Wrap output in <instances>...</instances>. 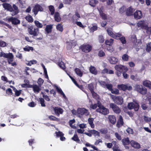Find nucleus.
Instances as JSON below:
<instances>
[{"instance_id":"nucleus-40","label":"nucleus","mask_w":151,"mask_h":151,"mask_svg":"<svg viewBox=\"0 0 151 151\" xmlns=\"http://www.w3.org/2000/svg\"><path fill=\"white\" fill-rule=\"evenodd\" d=\"M122 142L124 145H127L129 144V140L128 138H125L122 140Z\"/></svg>"},{"instance_id":"nucleus-8","label":"nucleus","mask_w":151,"mask_h":151,"mask_svg":"<svg viewBox=\"0 0 151 151\" xmlns=\"http://www.w3.org/2000/svg\"><path fill=\"white\" fill-rule=\"evenodd\" d=\"M43 10V9L41 6L39 4H37L35 6L32 11L36 15L37 14L38 12H42Z\"/></svg>"},{"instance_id":"nucleus-53","label":"nucleus","mask_w":151,"mask_h":151,"mask_svg":"<svg viewBox=\"0 0 151 151\" xmlns=\"http://www.w3.org/2000/svg\"><path fill=\"white\" fill-rule=\"evenodd\" d=\"M49 119L51 120L58 121V119L53 116H50L48 117Z\"/></svg>"},{"instance_id":"nucleus-50","label":"nucleus","mask_w":151,"mask_h":151,"mask_svg":"<svg viewBox=\"0 0 151 151\" xmlns=\"http://www.w3.org/2000/svg\"><path fill=\"white\" fill-rule=\"evenodd\" d=\"M122 58L124 61H127L128 59V56L126 54H124L122 55Z\"/></svg>"},{"instance_id":"nucleus-13","label":"nucleus","mask_w":151,"mask_h":151,"mask_svg":"<svg viewBox=\"0 0 151 151\" xmlns=\"http://www.w3.org/2000/svg\"><path fill=\"white\" fill-rule=\"evenodd\" d=\"M8 20L9 22H11L12 24L16 25L20 23V21L17 18L11 17L8 19Z\"/></svg>"},{"instance_id":"nucleus-4","label":"nucleus","mask_w":151,"mask_h":151,"mask_svg":"<svg viewBox=\"0 0 151 151\" xmlns=\"http://www.w3.org/2000/svg\"><path fill=\"white\" fill-rule=\"evenodd\" d=\"M110 95L112 98L114 102L118 105H121L123 103V98L121 96H117L114 97V96L110 94Z\"/></svg>"},{"instance_id":"nucleus-62","label":"nucleus","mask_w":151,"mask_h":151,"mask_svg":"<svg viewBox=\"0 0 151 151\" xmlns=\"http://www.w3.org/2000/svg\"><path fill=\"white\" fill-rule=\"evenodd\" d=\"M59 66L63 69L65 68V66L64 63L63 62H60L59 63Z\"/></svg>"},{"instance_id":"nucleus-63","label":"nucleus","mask_w":151,"mask_h":151,"mask_svg":"<svg viewBox=\"0 0 151 151\" xmlns=\"http://www.w3.org/2000/svg\"><path fill=\"white\" fill-rule=\"evenodd\" d=\"M144 120L146 122H149L151 120V118L146 116H144Z\"/></svg>"},{"instance_id":"nucleus-58","label":"nucleus","mask_w":151,"mask_h":151,"mask_svg":"<svg viewBox=\"0 0 151 151\" xmlns=\"http://www.w3.org/2000/svg\"><path fill=\"white\" fill-rule=\"evenodd\" d=\"M112 93L114 94H118L119 93V91L117 89L111 90V91Z\"/></svg>"},{"instance_id":"nucleus-24","label":"nucleus","mask_w":151,"mask_h":151,"mask_svg":"<svg viewBox=\"0 0 151 151\" xmlns=\"http://www.w3.org/2000/svg\"><path fill=\"white\" fill-rule=\"evenodd\" d=\"M52 28V25L50 24L46 25L45 30L47 34L50 33Z\"/></svg>"},{"instance_id":"nucleus-38","label":"nucleus","mask_w":151,"mask_h":151,"mask_svg":"<svg viewBox=\"0 0 151 151\" xmlns=\"http://www.w3.org/2000/svg\"><path fill=\"white\" fill-rule=\"evenodd\" d=\"M34 23L37 28H41L42 27V24L40 23L39 21L35 20L34 21Z\"/></svg>"},{"instance_id":"nucleus-20","label":"nucleus","mask_w":151,"mask_h":151,"mask_svg":"<svg viewBox=\"0 0 151 151\" xmlns=\"http://www.w3.org/2000/svg\"><path fill=\"white\" fill-rule=\"evenodd\" d=\"M55 134L57 137H60V139L61 141H64L65 139V137H63L64 134L61 132L59 131L58 132H55Z\"/></svg>"},{"instance_id":"nucleus-18","label":"nucleus","mask_w":151,"mask_h":151,"mask_svg":"<svg viewBox=\"0 0 151 151\" xmlns=\"http://www.w3.org/2000/svg\"><path fill=\"white\" fill-rule=\"evenodd\" d=\"M108 119L110 122L112 124H114L116 122L115 116L113 115H109L108 116Z\"/></svg>"},{"instance_id":"nucleus-3","label":"nucleus","mask_w":151,"mask_h":151,"mask_svg":"<svg viewBox=\"0 0 151 151\" xmlns=\"http://www.w3.org/2000/svg\"><path fill=\"white\" fill-rule=\"evenodd\" d=\"M96 111L104 115H106L109 113V110L108 109L105 108L101 104L99 106V108H97Z\"/></svg>"},{"instance_id":"nucleus-9","label":"nucleus","mask_w":151,"mask_h":151,"mask_svg":"<svg viewBox=\"0 0 151 151\" xmlns=\"http://www.w3.org/2000/svg\"><path fill=\"white\" fill-rule=\"evenodd\" d=\"M81 49L83 51L87 53L91 50L92 47L90 45H84L81 46Z\"/></svg>"},{"instance_id":"nucleus-28","label":"nucleus","mask_w":151,"mask_h":151,"mask_svg":"<svg viewBox=\"0 0 151 151\" xmlns=\"http://www.w3.org/2000/svg\"><path fill=\"white\" fill-rule=\"evenodd\" d=\"M55 87L57 92L61 95H62L64 98L65 99L66 98V96L61 88L58 87V86H56Z\"/></svg>"},{"instance_id":"nucleus-42","label":"nucleus","mask_w":151,"mask_h":151,"mask_svg":"<svg viewBox=\"0 0 151 151\" xmlns=\"http://www.w3.org/2000/svg\"><path fill=\"white\" fill-rule=\"evenodd\" d=\"M11 53H5L4 52H1L0 53V56L1 57H4L7 58L8 56L10 55Z\"/></svg>"},{"instance_id":"nucleus-56","label":"nucleus","mask_w":151,"mask_h":151,"mask_svg":"<svg viewBox=\"0 0 151 151\" xmlns=\"http://www.w3.org/2000/svg\"><path fill=\"white\" fill-rule=\"evenodd\" d=\"M131 78L135 81H138L139 80L137 76V75L134 76L133 75H132L131 76Z\"/></svg>"},{"instance_id":"nucleus-49","label":"nucleus","mask_w":151,"mask_h":151,"mask_svg":"<svg viewBox=\"0 0 151 151\" xmlns=\"http://www.w3.org/2000/svg\"><path fill=\"white\" fill-rule=\"evenodd\" d=\"M49 9L50 11L51 12V14L53 15L54 13L55 9L54 7L52 5L49 6Z\"/></svg>"},{"instance_id":"nucleus-45","label":"nucleus","mask_w":151,"mask_h":151,"mask_svg":"<svg viewBox=\"0 0 151 151\" xmlns=\"http://www.w3.org/2000/svg\"><path fill=\"white\" fill-rule=\"evenodd\" d=\"M146 51L148 52L151 51V42L147 44Z\"/></svg>"},{"instance_id":"nucleus-55","label":"nucleus","mask_w":151,"mask_h":151,"mask_svg":"<svg viewBox=\"0 0 151 151\" xmlns=\"http://www.w3.org/2000/svg\"><path fill=\"white\" fill-rule=\"evenodd\" d=\"M90 29V32H93L97 29V27L96 26H93Z\"/></svg>"},{"instance_id":"nucleus-17","label":"nucleus","mask_w":151,"mask_h":151,"mask_svg":"<svg viewBox=\"0 0 151 151\" xmlns=\"http://www.w3.org/2000/svg\"><path fill=\"white\" fill-rule=\"evenodd\" d=\"M130 143L131 146L134 148L139 149L140 147L139 143L135 141L132 140L130 142Z\"/></svg>"},{"instance_id":"nucleus-64","label":"nucleus","mask_w":151,"mask_h":151,"mask_svg":"<svg viewBox=\"0 0 151 151\" xmlns=\"http://www.w3.org/2000/svg\"><path fill=\"white\" fill-rule=\"evenodd\" d=\"M126 10V8L125 6H123L119 9V12L121 13H123Z\"/></svg>"},{"instance_id":"nucleus-47","label":"nucleus","mask_w":151,"mask_h":151,"mask_svg":"<svg viewBox=\"0 0 151 151\" xmlns=\"http://www.w3.org/2000/svg\"><path fill=\"white\" fill-rule=\"evenodd\" d=\"M99 40L100 43H102L104 42V39L102 35H99Z\"/></svg>"},{"instance_id":"nucleus-52","label":"nucleus","mask_w":151,"mask_h":151,"mask_svg":"<svg viewBox=\"0 0 151 151\" xmlns=\"http://www.w3.org/2000/svg\"><path fill=\"white\" fill-rule=\"evenodd\" d=\"M40 101L41 104L42 106L45 107V101L42 98H40Z\"/></svg>"},{"instance_id":"nucleus-11","label":"nucleus","mask_w":151,"mask_h":151,"mask_svg":"<svg viewBox=\"0 0 151 151\" xmlns=\"http://www.w3.org/2000/svg\"><path fill=\"white\" fill-rule=\"evenodd\" d=\"M29 88H32L34 92L36 93H38L41 90V89L39 86L35 84L29 85Z\"/></svg>"},{"instance_id":"nucleus-35","label":"nucleus","mask_w":151,"mask_h":151,"mask_svg":"<svg viewBox=\"0 0 151 151\" xmlns=\"http://www.w3.org/2000/svg\"><path fill=\"white\" fill-rule=\"evenodd\" d=\"M71 139L78 143H80V139L78 138V135L76 134H74L73 137L71 138Z\"/></svg>"},{"instance_id":"nucleus-23","label":"nucleus","mask_w":151,"mask_h":151,"mask_svg":"<svg viewBox=\"0 0 151 151\" xmlns=\"http://www.w3.org/2000/svg\"><path fill=\"white\" fill-rule=\"evenodd\" d=\"M76 44V42H73V40L67 42V48L68 49H70L73 45H75Z\"/></svg>"},{"instance_id":"nucleus-26","label":"nucleus","mask_w":151,"mask_h":151,"mask_svg":"<svg viewBox=\"0 0 151 151\" xmlns=\"http://www.w3.org/2000/svg\"><path fill=\"white\" fill-rule=\"evenodd\" d=\"M89 70L90 72L94 75H96L97 73V71L96 68L93 66H91L90 67Z\"/></svg>"},{"instance_id":"nucleus-60","label":"nucleus","mask_w":151,"mask_h":151,"mask_svg":"<svg viewBox=\"0 0 151 151\" xmlns=\"http://www.w3.org/2000/svg\"><path fill=\"white\" fill-rule=\"evenodd\" d=\"M112 85L111 84H107V83L106 87L109 90L111 91L112 89Z\"/></svg>"},{"instance_id":"nucleus-59","label":"nucleus","mask_w":151,"mask_h":151,"mask_svg":"<svg viewBox=\"0 0 151 151\" xmlns=\"http://www.w3.org/2000/svg\"><path fill=\"white\" fill-rule=\"evenodd\" d=\"M98 55L100 57H103L105 55V53L103 51L101 50L99 52Z\"/></svg>"},{"instance_id":"nucleus-37","label":"nucleus","mask_w":151,"mask_h":151,"mask_svg":"<svg viewBox=\"0 0 151 151\" xmlns=\"http://www.w3.org/2000/svg\"><path fill=\"white\" fill-rule=\"evenodd\" d=\"M90 132L95 137L96 136L99 137L100 136L99 132L95 130H90Z\"/></svg>"},{"instance_id":"nucleus-61","label":"nucleus","mask_w":151,"mask_h":151,"mask_svg":"<svg viewBox=\"0 0 151 151\" xmlns=\"http://www.w3.org/2000/svg\"><path fill=\"white\" fill-rule=\"evenodd\" d=\"M134 103H130L128 104V107L129 109H132L134 108Z\"/></svg>"},{"instance_id":"nucleus-12","label":"nucleus","mask_w":151,"mask_h":151,"mask_svg":"<svg viewBox=\"0 0 151 151\" xmlns=\"http://www.w3.org/2000/svg\"><path fill=\"white\" fill-rule=\"evenodd\" d=\"M53 109L55 114L58 116H60V114H62L63 112V110L62 109L58 107H53Z\"/></svg>"},{"instance_id":"nucleus-6","label":"nucleus","mask_w":151,"mask_h":151,"mask_svg":"<svg viewBox=\"0 0 151 151\" xmlns=\"http://www.w3.org/2000/svg\"><path fill=\"white\" fill-rule=\"evenodd\" d=\"M115 68L117 71L120 72L123 71H127L128 70L127 68L124 65H116L115 66Z\"/></svg>"},{"instance_id":"nucleus-41","label":"nucleus","mask_w":151,"mask_h":151,"mask_svg":"<svg viewBox=\"0 0 151 151\" xmlns=\"http://www.w3.org/2000/svg\"><path fill=\"white\" fill-rule=\"evenodd\" d=\"M113 41L114 40L111 39L109 40H106L105 43L106 45L110 46L112 45Z\"/></svg>"},{"instance_id":"nucleus-10","label":"nucleus","mask_w":151,"mask_h":151,"mask_svg":"<svg viewBox=\"0 0 151 151\" xmlns=\"http://www.w3.org/2000/svg\"><path fill=\"white\" fill-rule=\"evenodd\" d=\"M117 87L119 89L122 90L124 91L126 89L130 90L132 88V87L128 85H118Z\"/></svg>"},{"instance_id":"nucleus-16","label":"nucleus","mask_w":151,"mask_h":151,"mask_svg":"<svg viewBox=\"0 0 151 151\" xmlns=\"http://www.w3.org/2000/svg\"><path fill=\"white\" fill-rule=\"evenodd\" d=\"M134 17L136 19H140L142 17V12L139 10L136 11L134 13Z\"/></svg>"},{"instance_id":"nucleus-14","label":"nucleus","mask_w":151,"mask_h":151,"mask_svg":"<svg viewBox=\"0 0 151 151\" xmlns=\"http://www.w3.org/2000/svg\"><path fill=\"white\" fill-rule=\"evenodd\" d=\"M108 60L111 64H116L118 61V59L114 57H109L108 58Z\"/></svg>"},{"instance_id":"nucleus-57","label":"nucleus","mask_w":151,"mask_h":151,"mask_svg":"<svg viewBox=\"0 0 151 151\" xmlns=\"http://www.w3.org/2000/svg\"><path fill=\"white\" fill-rule=\"evenodd\" d=\"M75 122L74 119H72L69 122V125L72 128H74L75 127L72 125V124L74 123Z\"/></svg>"},{"instance_id":"nucleus-1","label":"nucleus","mask_w":151,"mask_h":151,"mask_svg":"<svg viewBox=\"0 0 151 151\" xmlns=\"http://www.w3.org/2000/svg\"><path fill=\"white\" fill-rule=\"evenodd\" d=\"M107 31L108 35L111 37L117 39H119L120 41L122 44H124L126 43V41L124 37H122L120 38L122 35L121 33H119L115 34L111 30L109 29H107Z\"/></svg>"},{"instance_id":"nucleus-19","label":"nucleus","mask_w":151,"mask_h":151,"mask_svg":"<svg viewBox=\"0 0 151 151\" xmlns=\"http://www.w3.org/2000/svg\"><path fill=\"white\" fill-rule=\"evenodd\" d=\"M123 124L124 122L122 117L121 116H120L119 118L117 121L116 124V126L118 127H120L123 126Z\"/></svg>"},{"instance_id":"nucleus-21","label":"nucleus","mask_w":151,"mask_h":151,"mask_svg":"<svg viewBox=\"0 0 151 151\" xmlns=\"http://www.w3.org/2000/svg\"><path fill=\"white\" fill-rule=\"evenodd\" d=\"M81 18L80 14L78 12H76L75 14L73 16V23H75L77 21L79 20V18Z\"/></svg>"},{"instance_id":"nucleus-7","label":"nucleus","mask_w":151,"mask_h":151,"mask_svg":"<svg viewBox=\"0 0 151 151\" xmlns=\"http://www.w3.org/2000/svg\"><path fill=\"white\" fill-rule=\"evenodd\" d=\"M109 106L113 111L116 114H119L121 112V109L116 104L114 103H111Z\"/></svg>"},{"instance_id":"nucleus-51","label":"nucleus","mask_w":151,"mask_h":151,"mask_svg":"<svg viewBox=\"0 0 151 151\" xmlns=\"http://www.w3.org/2000/svg\"><path fill=\"white\" fill-rule=\"evenodd\" d=\"M139 108V105L138 104L134 102V110L136 111H137L138 110Z\"/></svg>"},{"instance_id":"nucleus-22","label":"nucleus","mask_w":151,"mask_h":151,"mask_svg":"<svg viewBox=\"0 0 151 151\" xmlns=\"http://www.w3.org/2000/svg\"><path fill=\"white\" fill-rule=\"evenodd\" d=\"M134 11L133 9L132 8V7H130L127 9L126 12V14L127 16L132 15Z\"/></svg>"},{"instance_id":"nucleus-48","label":"nucleus","mask_w":151,"mask_h":151,"mask_svg":"<svg viewBox=\"0 0 151 151\" xmlns=\"http://www.w3.org/2000/svg\"><path fill=\"white\" fill-rule=\"evenodd\" d=\"M143 88L142 86L137 85L135 86V89L136 90L139 92Z\"/></svg>"},{"instance_id":"nucleus-36","label":"nucleus","mask_w":151,"mask_h":151,"mask_svg":"<svg viewBox=\"0 0 151 151\" xmlns=\"http://www.w3.org/2000/svg\"><path fill=\"white\" fill-rule=\"evenodd\" d=\"M24 51L29 52L30 50L33 51L34 50L33 48L32 47H30L27 45L23 48Z\"/></svg>"},{"instance_id":"nucleus-27","label":"nucleus","mask_w":151,"mask_h":151,"mask_svg":"<svg viewBox=\"0 0 151 151\" xmlns=\"http://www.w3.org/2000/svg\"><path fill=\"white\" fill-rule=\"evenodd\" d=\"M13 12H14L12 14V15L13 16L17 14L19 12V10L18 7L15 4L13 5Z\"/></svg>"},{"instance_id":"nucleus-33","label":"nucleus","mask_w":151,"mask_h":151,"mask_svg":"<svg viewBox=\"0 0 151 151\" xmlns=\"http://www.w3.org/2000/svg\"><path fill=\"white\" fill-rule=\"evenodd\" d=\"M14 56L13 54L11 53L10 55L8 56L7 58H8V62L9 64H11V62H12L13 60Z\"/></svg>"},{"instance_id":"nucleus-39","label":"nucleus","mask_w":151,"mask_h":151,"mask_svg":"<svg viewBox=\"0 0 151 151\" xmlns=\"http://www.w3.org/2000/svg\"><path fill=\"white\" fill-rule=\"evenodd\" d=\"M98 3V1L96 0H90L89 4L92 6H95L96 4Z\"/></svg>"},{"instance_id":"nucleus-44","label":"nucleus","mask_w":151,"mask_h":151,"mask_svg":"<svg viewBox=\"0 0 151 151\" xmlns=\"http://www.w3.org/2000/svg\"><path fill=\"white\" fill-rule=\"evenodd\" d=\"M56 28L57 30L60 31L62 32L63 31V26L61 24H58L56 26Z\"/></svg>"},{"instance_id":"nucleus-15","label":"nucleus","mask_w":151,"mask_h":151,"mask_svg":"<svg viewBox=\"0 0 151 151\" xmlns=\"http://www.w3.org/2000/svg\"><path fill=\"white\" fill-rule=\"evenodd\" d=\"M3 7L5 9H7L10 12H12L13 11V9L11 5L9 4L4 3L3 4Z\"/></svg>"},{"instance_id":"nucleus-30","label":"nucleus","mask_w":151,"mask_h":151,"mask_svg":"<svg viewBox=\"0 0 151 151\" xmlns=\"http://www.w3.org/2000/svg\"><path fill=\"white\" fill-rule=\"evenodd\" d=\"M54 17L55 20L57 22H59L60 21L61 18L59 16V13L56 12L55 14Z\"/></svg>"},{"instance_id":"nucleus-54","label":"nucleus","mask_w":151,"mask_h":151,"mask_svg":"<svg viewBox=\"0 0 151 151\" xmlns=\"http://www.w3.org/2000/svg\"><path fill=\"white\" fill-rule=\"evenodd\" d=\"M147 92V89L145 88H143L139 93L142 95H145L146 93Z\"/></svg>"},{"instance_id":"nucleus-5","label":"nucleus","mask_w":151,"mask_h":151,"mask_svg":"<svg viewBox=\"0 0 151 151\" xmlns=\"http://www.w3.org/2000/svg\"><path fill=\"white\" fill-rule=\"evenodd\" d=\"M28 31L30 34L33 35L35 36H37L39 32V29L37 28H33L32 27H30L29 28Z\"/></svg>"},{"instance_id":"nucleus-43","label":"nucleus","mask_w":151,"mask_h":151,"mask_svg":"<svg viewBox=\"0 0 151 151\" xmlns=\"http://www.w3.org/2000/svg\"><path fill=\"white\" fill-rule=\"evenodd\" d=\"M101 105V103L98 102L96 104L91 105L90 107L91 108L94 109L96 108L97 107H98V108H99V106Z\"/></svg>"},{"instance_id":"nucleus-2","label":"nucleus","mask_w":151,"mask_h":151,"mask_svg":"<svg viewBox=\"0 0 151 151\" xmlns=\"http://www.w3.org/2000/svg\"><path fill=\"white\" fill-rule=\"evenodd\" d=\"M78 117L81 118L83 115L87 116L89 114L88 110L84 108H78Z\"/></svg>"},{"instance_id":"nucleus-46","label":"nucleus","mask_w":151,"mask_h":151,"mask_svg":"<svg viewBox=\"0 0 151 151\" xmlns=\"http://www.w3.org/2000/svg\"><path fill=\"white\" fill-rule=\"evenodd\" d=\"M25 19L29 22H32L33 21V19L32 17L30 15L26 16L25 17Z\"/></svg>"},{"instance_id":"nucleus-31","label":"nucleus","mask_w":151,"mask_h":151,"mask_svg":"<svg viewBox=\"0 0 151 151\" xmlns=\"http://www.w3.org/2000/svg\"><path fill=\"white\" fill-rule=\"evenodd\" d=\"M100 15L102 19H107V17L106 14L104 13L101 9H98Z\"/></svg>"},{"instance_id":"nucleus-34","label":"nucleus","mask_w":151,"mask_h":151,"mask_svg":"<svg viewBox=\"0 0 151 151\" xmlns=\"http://www.w3.org/2000/svg\"><path fill=\"white\" fill-rule=\"evenodd\" d=\"M137 25L138 27L142 28L145 27V22L144 21H140L137 24Z\"/></svg>"},{"instance_id":"nucleus-25","label":"nucleus","mask_w":151,"mask_h":151,"mask_svg":"<svg viewBox=\"0 0 151 151\" xmlns=\"http://www.w3.org/2000/svg\"><path fill=\"white\" fill-rule=\"evenodd\" d=\"M143 85L147 87H148L149 88L151 89V83L148 80H145L143 82Z\"/></svg>"},{"instance_id":"nucleus-32","label":"nucleus","mask_w":151,"mask_h":151,"mask_svg":"<svg viewBox=\"0 0 151 151\" xmlns=\"http://www.w3.org/2000/svg\"><path fill=\"white\" fill-rule=\"evenodd\" d=\"M94 119L92 118H89L88 119V121L89 124L92 128L94 127V125L93 123Z\"/></svg>"},{"instance_id":"nucleus-29","label":"nucleus","mask_w":151,"mask_h":151,"mask_svg":"<svg viewBox=\"0 0 151 151\" xmlns=\"http://www.w3.org/2000/svg\"><path fill=\"white\" fill-rule=\"evenodd\" d=\"M75 71L76 74L80 77L82 76L83 75V72L80 69L78 68H76L75 69Z\"/></svg>"}]
</instances>
